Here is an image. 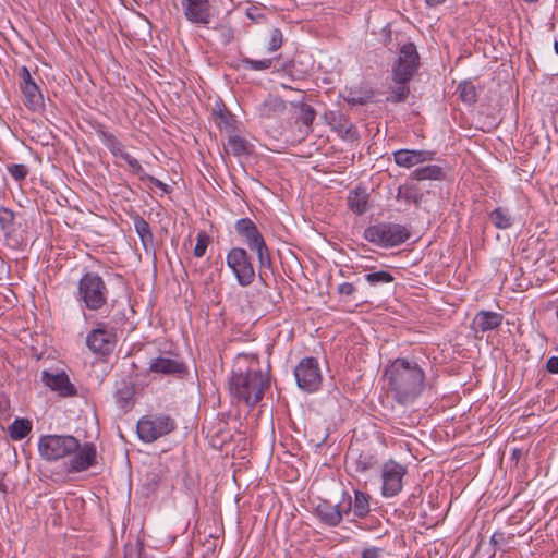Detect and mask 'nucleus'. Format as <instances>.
<instances>
[{"label": "nucleus", "instance_id": "nucleus-34", "mask_svg": "<svg viewBox=\"0 0 558 558\" xmlns=\"http://www.w3.org/2000/svg\"><path fill=\"white\" fill-rule=\"evenodd\" d=\"M515 534L514 533H506L504 531H496L493 533L490 537V545L494 547L495 550H501L504 553L514 548L512 545V542L514 539Z\"/></svg>", "mask_w": 558, "mask_h": 558}, {"label": "nucleus", "instance_id": "nucleus-48", "mask_svg": "<svg viewBox=\"0 0 558 558\" xmlns=\"http://www.w3.org/2000/svg\"><path fill=\"white\" fill-rule=\"evenodd\" d=\"M283 44V34L279 28H272L270 32V39L267 46L268 52H275L281 48Z\"/></svg>", "mask_w": 558, "mask_h": 558}, {"label": "nucleus", "instance_id": "nucleus-32", "mask_svg": "<svg viewBox=\"0 0 558 558\" xmlns=\"http://www.w3.org/2000/svg\"><path fill=\"white\" fill-rule=\"evenodd\" d=\"M489 219L493 226L500 230L512 227L513 217L507 207H497L489 213Z\"/></svg>", "mask_w": 558, "mask_h": 558}, {"label": "nucleus", "instance_id": "nucleus-21", "mask_svg": "<svg viewBox=\"0 0 558 558\" xmlns=\"http://www.w3.org/2000/svg\"><path fill=\"white\" fill-rule=\"evenodd\" d=\"M396 165L403 168H412L425 161L433 160L434 151L422 149H399L393 153Z\"/></svg>", "mask_w": 558, "mask_h": 558}, {"label": "nucleus", "instance_id": "nucleus-58", "mask_svg": "<svg viewBox=\"0 0 558 558\" xmlns=\"http://www.w3.org/2000/svg\"><path fill=\"white\" fill-rule=\"evenodd\" d=\"M350 275H351V271H349V270H344V269L339 270V276H341L343 278H348Z\"/></svg>", "mask_w": 558, "mask_h": 558}, {"label": "nucleus", "instance_id": "nucleus-40", "mask_svg": "<svg viewBox=\"0 0 558 558\" xmlns=\"http://www.w3.org/2000/svg\"><path fill=\"white\" fill-rule=\"evenodd\" d=\"M410 95L408 83H393L390 86V95L387 98L392 104L404 102Z\"/></svg>", "mask_w": 558, "mask_h": 558}, {"label": "nucleus", "instance_id": "nucleus-24", "mask_svg": "<svg viewBox=\"0 0 558 558\" xmlns=\"http://www.w3.org/2000/svg\"><path fill=\"white\" fill-rule=\"evenodd\" d=\"M117 405L123 411H130L134 407L135 384L131 379H122L114 391Z\"/></svg>", "mask_w": 558, "mask_h": 558}, {"label": "nucleus", "instance_id": "nucleus-54", "mask_svg": "<svg viewBox=\"0 0 558 558\" xmlns=\"http://www.w3.org/2000/svg\"><path fill=\"white\" fill-rule=\"evenodd\" d=\"M553 123H554L555 130L558 132V100H557V104L555 106V110L553 113Z\"/></svg>", "mask_w": 558, "mask_h": 558}, {"label": "nucleus", "instance_id": "nucleus-2", "mask_svg": "<svg viewBox=\"0 0 558 558\" xmlns=\"http://www.w3.org/2000/svg\"><path fill=\"white\" fill-rule=\"evenodd\" d=\"M388 391L393 400L401 405L413 403L426 388L424 369L414 360L398 357L384 371Z\"/></svg>", "mask_w": 558, "mask_h": 558}, {"label": "nucleus", "instance_id": "nucleus-15", "mask_svg": "<svg viewBox=\"0 0 558 558\" xmlns=\"http://www.w3.org/2000/svg\"><path fill=\"white\" fill-rule=\"evenodd\" d=\"M342 500L339 504H331L329 500L320 499L313 510L314 517L320 524L328 527H337L341 524L345 513Z\"/></svg>", "mask_w": 558, "mask_h": 558}, {"label": "nucleus", "instance_id": "nucleus-56", "mask_svg": "<svg viewBox=\"0 0 558 558\" xmlns=\"http://www.w3.org/2000/svg\"><path fill=\"white\" fill-rule=\"evenodd\" d=\"M521 450L520 449H513L512 450V459H514L515 461H518L521 457Z\"/></svg>", "mask_w": 558, "mask_h": 558}, {"label": "nucleus", "instance_id": "nucleus-45", "mask_svg": "<svg viewBox=\"0 0 558 558\" xmlns=\"http://www.w3.org/2000/svg\"><path fill=\"white\" fill-rule=\"evenodd\" d=\"M121 159H123L128 163V166L134 174L138 175L141 181H145V177H147V173L145 172L144 168L136 158L126 153L122 155Z\"/></svg>", "mask_w": 558, "mask_h": 558}, {"label": "nucleus", "instance_id": "nucleus-41", "mask_svg": "<svg viewBox=\"0 0 558 558\" xmlns=\"http://www.w3.org/2000/svg\"><path fill=\"white\" fill-rule=\"evenodd\" d=\"M15 213L8 207H0V229L5 233H12L15 228Z\"/></svg>", "mask_w": 558, "mask_h": 558}, {"label": "nucleus", "instance_id": "nucleus-10", "mask_svg": "<svg viewBox=\"0 0 558 558\" xmlns=\"http://www.w3.org/2000/svg\"><path fill=\"white\" fill-rule=\"evenodd\" d=\"M296 386L307 393L319 390L323 375L318 360L313 356H305L300 360L294 368Z\"/></svg>", "mask_w": 558, "mask_h": 558}, {"label": "nucleus", "instance_id": "nucleus-25", "mask_svg": "<svg viewBox=\"0 0 558 558\" xmlns=\"http://www.w3.org/2000/svg\"><path fill=\"white\" fill-rule=\"evenodd\" d=\"M504 320V316L497 312L480 311L474 319L473 326L476 331L487 332L497 329Z\"/></svg>", "mask_w": 558, "mask_h": 558}, {"label": "nucleus", "instance_id": "nucleus-5", "mask_svg": "<svg viewBox=\"0 0 558 558\" xmlns=\"http://www.w3.org/2000/svg\"><path fill=\"white\" fill-rule=\"evenodd\" d=\"M411 236L410 230L399 223L378 222L364 229L363 238L369 243L384 248L395 247L407 242Z\"/></svg>", "mask_w": 558, "mask_h": 558}, {"label": "nucleus", "instance_id": "nucleus-28", "mask_svg": "<svg viewBox=\"0 0 558 558\" xmlns=\"http://www.w3.org/2000/svg\"><path fill=\"white\" fill-rule=\"evenodd\" d=\"M369 195L365 187L356 186L348 195V206L355 215H363L368 210Z\"/></svg>", "mask_w": 558, "mask_h": 558}, {"label": "nucleus", "instance_id": "nucleus-49", "mask_svg": "<svg viewBox=\"0 0 558 558\" xmlns=\"http://www.w3.org/2000/svg\"><path fill=\"white\" fill-rule=\"evenodd\" d=\"M357 291L355 282H343L337 287V293L341 299L348 300Z\"/></svg>", "mask_w": 558, "mask_h": 558}, {"label": "nucleus", "instance_id": "nucleus-9", "mask_svg": "<svg viewBox=\"0 0 558 558\" xmlns=\"http://www.w3.org/2000/svg\"><path fill=\"white\" fill-rule=\"evenodd\" d=\"M420 64L416 46L413 43L404 44L391 69L392 83H409L417 72Z\"/></svg>", "mask_w": 558, "mask_h": 558}, {"label": "nucleus", "instance_id": "nucleus-1", "mask_svg": "<svg viewBox=\"0 0 558 558\" xmlns=\"http://www.w3.org/2000/svg\"><path fill=\"white\" fill-rule=\"evenodd\" d=\"M269 387L268 371L262 369L255 353H239L229 379V391L238 402L255 407Z\"/></svg>", "mask_w": 558, "mask_h": 558}, {"label": "nucleus", "instance_id": "nucleus-53", "mask_svg": "<svg viewBox=\"0 0 558 558\" xmlns=\"http://www.w3.org/2000/svg\"><path fill=\"white\" fill-rule=\"evenodd\" d=\"M246 15L252 21H258V19L264 17V15L258 12V9L254 8V7L253 8H248L246 10Z\"/></svg>", "mask_w": 558, "mask_h": 558}, {"label": "nucleus", "instance_id": "nucleus-26", "mask_svg": "<svg viewBox=\"0 0 558 558\" xmlns=\"http://www.w3.org/2000/svg\"><path fill=\"white\" fill-rule=\"evenodd\" d=\"M286 102L278 96L269 95L258 107V114L264 119H276L284 113Z\"/></svg>", "mask_w": 558, "mask_h": 558}, {"label": "nucleus", "instance_id": "nucleus-60", "mask_svg": "<svg viewBox=\"0 0 558 558\" xmlns=\"http://www.w3.org/2000/svg\"><path fill=\"white\" fill-rule=\"evenodd\" d=\"M290 63L291 64H289V65L288 64L284 65V70H288L291 65H293V61H291Z\"/></svg>", "mask_w": 558, "mask_h": 558}, {"label": "nucleus", "instance_id": "nucleus-57", "mask_svg": "<svg viewBox=\"0 0 558 558\" xmlns=\"http://www.w3.org/2000/svg\"><path fill=\"white\" fill-rule=\"evenodd\" d=\"M0 492L3 494L8 493V485L5 484V482L3 480H0Z\"/></svg>", "mask_w": 558, "mask_h": 558}, {"label": "nucleus", "instance_id": "nucleus-52", "mask_svg": "<svg viewBox=\"0 0 558 558\" xmlns=\"http://www.w3.org/2000/svg\"><path fill=\"white\" fill-rule=\"evenodd\" d=\"M381 549L377 547L365 548L362 551V558H379Z\"/></svg>", "mask_w": 558, "mask_h": 558}, {"label": "nucleus", "instance_id": "nucleus-59", "mask_svg": "<svg viewBox=\"0 0 558 558\" xmlns=\"http://www.w3.org/2000/svg\"><path fill=\"white\" fill-rule=\"evenodd\" d=\"M555 52L558 54V38L554 41Z\"/></svg>", "mask_w": 558, "mask_h": 558}, {"label": "nucleus", "instance_id": "nucleus-3", "mask_svg": "<svg viewBox=\"0 0 558 558\" xmlns=\"http://www.w3.org/2000/svg\"><path fill=\"white\" fill-rule=\"evenodd\" d=\"M73 295L83 312H100L108 305L110 291L98 272L86 271L77 280Z\"/></svg>", "mask_w": 558, "mask_h": 558}, {"label": "nucleus", "instance_id": "nucleus-55", "mask_svg": "<svg viewBox=\"0 0 558 558\" xmlns=\"http://www.w3.org/2000/svg\"><path fill=\"white\" fill-rule=\"evenodd\" d=\"M427 5L429 7H437L441 3H444L446 0H425Z\"/></svg>", "mask_w": 558, "mask_h": 558}, {"label": "nucleus", "instance_id": "nucleus-4", "mask_svg": "<svg viewBox=\"0 0 558 558\" xmlns=\"http://www.w3.org/2000/svg\"><path fill=\"white\" fill-rule=\"evenodd\" d=\"M235 232L243 243L255 252L258 262V277L264 286H267L266 270L271 269L272 260L266 241L256 223L250 218H241L234 225Z\"/></svg>", "mask_w": 558, "mask_h": 558}, {"label": "nucleus", "instance_id": "nucleus-17", "mask_svg": "<svg viewBox=\"0 0 558 558\" xmlns=\"http://www.w3.org/2000/svg\"><path fill=\"white\" fill-rule=\"evenodd\" d=\"M19 76L21 78V89L25 97V106L32 110L39 109L44 105V98L29 70L26 66H22Z\"/></svg>", "mask_w": 558, "mask_h": 558}, {"label": "nucleus", "instance_id": "nucleus-51", "mask_svg": "<svg viewBox=\"0 0 558 558\" xmlns=\"http://www.w3.org/2000/svg\"><path fill=\"white\" fill-rule=\"evenodd\" d=\"M546 371L550 374H558V356H550L547 360Z\"/></svg>", "mask_w": 558, "mask_h": 558}, {"label": "nucleus", "instance_id": "nucleus-33", "mask_svg": "<svg viewBox=\"0 0 558 558\" xmlns=\"http://www.w3.org/2000/svg\"><path fill=\"white\" fill-rule=\"evenodd\" d=\"M274 59L272 58H265L260 60L251 59L248 57L242 56L239 59V65L238 69L241 68L246 71H256L262 72L269 70L272 66Z\"/></svg>", "mask_w": 558, "mask_h": 558}, {"label": "nucleus", "instance_id": "nucleus-23", "mask_svg": "<svg viewBox=\"0 0 558 558\" xmlns=\"http://www.w3.org/2000/svg\"><path fill=\"white\" fill-rule=\"evenodd\" d=\"M186 371L184 363L177 359L159 356L149 363V372L162 375L183 374Z\"/></svg>", "mask_w": 558, "mask_h": 558}, {"label": "nucleus", "instance_id": "nucleus-7", "mask_svg": "<svg viewBox=\"0 0 558 558\" xmlns=\"http://www.w3.org/2000/svg\"><path fill=\"white\" fill-rule=\"evenodd\" d=\"M78 448V439L71 435H45L38 442L39 453L47 461H56L70 456Z\"/></svg>", "mask_w": 558, "mask_h": 558}, {"label": "nucleus", "instance_id": "nucleus-19", "mask_svg": "<svg viewBox=\"0 0 558 558\" xmlns=\"http://www.w3.org/2000/svg\"><path fill=\"white\" fill-rule=\"evenodd\" d=\"M347 464L352 472L364 474L377 466L378 458L372 449H362L357 453L355 449H352L348 456Z\"/></svg>", "mask_w": 558, "mask_h": 558}, {"label": "nucleus", "instance_id": "nucleus-30", "mask_svg": "<svg viewBox=\"0 0 558 558\" xmlns=\"http://www.w3.org/2000/svg\"><path fill=\"white\" fill-rule=\"evenodd\" d=\"M410 178L417 181L442 180L445 178V172L440 166L427 165L416 168L411 172Z\"/></svg>", "mask_w": 558, "mask_h": 558}, {"label": "nucleus", "instance_id": "nucleus-47", "mask_svg": "<svg viewBox=\"0 0 558 558\" xmlns=\"http://www.w3.org/2000/svg\"><path fill=\"white\" fill-rule=\"evenodd\" d=\"M7 170L16 182L25 180L28 174V167L23 163L9 165Z\"/></svg>", "mask_w": 558, "mask_h": 558}, {"label": "nucleus", "instance_id": "nucleus-29", "mask_svg": "<svg viewBox=\"0 0 558 558\" xmlns=\"http://www.w3.org/2000/svg\"><path fill=\"white\" fill-rule=\"evenodd\" d=\"M374 97V92L371 88L363 86H351L347 88V96L344 100L352 106H364L368 104Z\"/></svg>", "mask_w": 558, "mask_h": 558}, {"label": "nucleus", "instance_id": "nucleus-6", "mask_svg": "<svg viewBox=\"0 0 558 558\" xmlns=\"http://www.w3.org/2000/svg\"><path fill=\"white\" fill-rule=\"evenodd\" d=\"M177 427L175 420L169 414H148L138 420L136 433L142 441L150 444L174 432Z\"/></svg>", "mask_w": 558, "mask_h": 558}, {"label": "nucleus", "instance_id": "nucleus-14", "mask_svg": "<svg viewBox=\"0 0 558 558\" xmlns=\"http://www.w3.org/2000/svg\"><path fill=\"white\" fill-rule=\"evenodd\" d=\"M342 507L345 515L353 514L354 519H365L371 512L372 496L363 490L354 489V497L352 498L348 492H343Z\"/></svg>", "mask_w": 558, "mask_h": 558}, {"label": "nucleus", "instance_id": "nucleus-43", "mask_svg": "<svg viewBox=\"0 0 558 558\" xmlns=\"http://www.w3.org/2000/svg\"><path fill=\"white\" fill-rule=\"evenodd\" d=\"M365 280L371 286H379V284L391 283L395 280V277L389 271L378 270V271L367 274L365 276Z\"/></svg>", "mask_w": 558, "mask_h": 558}, {"label": "nucleus", "instance_id": "nucleus-37", "mask_svg": "<svg viewBox=\"0 0 558 558\" xmlns=\"http://www.w3.org/2000/svg\"><path fill=\"white\" fill-rule=\"evenodd\" d=\"M32 430V423L27 418H15L9 427L10 437L13 440H22Z\"/></svg>", "mask_w": 558, "mask_h": 558}, {"label": "nucleus", "instance_id": "nucleus-39", "mask_svg": "<svg viewBox=\"0 0 558 558\" xmlns=\"http://www.w3.org/2000/svg\"><path fill=\"white\" fill-rule=\"evenodd\" d=\"M123 549V558H155L145 550L144 542L140 538H137L135 543H126Z\"/></svg>", "mask_w": 558, "mask_h": 558}, {"label": "nucleus", "instance_id": "nucleus-12", "mask_svg": "<svg viewBox=\"0 0 558 558\" xmlns=\"http://www.w3.org/2000/svg\"><path fill=\"white\" fill-rule=\"evenodd\" d=\"M184 19L193 25L209 27L215 17V8L209 0H181Z\"/></svg>", "mask_w": 558, "mask_h": 558}, {"label": "nucleus", "instance_id": "nucleus-22", "mask_svg": "<svg viewBox=\"0 0 558 558\" xmlns=\"http://www.w3.org/2000/svg\"><path fill=\"white\" fill-rule=\"evenodd\" d=\"M211 116L214 122L220 130H225L228 133H234L236 130V119L234 114L227 108L225 102L219 99L215 102Z\"/></svg>", "mask_w": 558, "mask_h": 558}, {"label": "nucleus", "instance_id": "nucleus-8", "mask_svg": "<svg viewBox=\"0 0 558 558\" xmlns=\"http://www.w3.org/2000/svg\"><path fill=\"white\" fill-rule=\"evenodd\" d=\"M226 264L241 287L251 286L256 279L253 258L243 247H232L226 256Z\"/></svg>", "mask_w": 558, "mask_h": 558}, {"label": "nucleus", "instance_id": "nucleus-44", "mask_svg": "<svg viewBox=\"0 0 558 558\" xmlns=\"http://www.w3.org/2000/svg\"><path fill=\"white\" fill-rule=\"evenodd\" d=\"M213 29L219 34L223 45H229L234 37V31L229 23H218Z\"/></svg>", "mask_w": 558, "mask_h": 558}, {"label": "nucleus", "instance_id": "nucleus-18", "mask_svg": "<svg viewBox=\"0 0 558 558\" xmlns=\"http://www.w3.org/2000/svg\"><path fill=\"white\" fill-rule=\"evenodd\" d=\"M324 119L332 131L337 132L342 138H353L356 135V128L350 121L349 117L340 110H330L325 112Z\"/></svg>", "mask_w": 558, "mask_h": 558}, {"label": "nucleus", "instance_id": "nucleus-42", "mask_svg": "<svg viewBox=\"0 0 558 558\" xmlns=\"http://www.w3.org/2000/svg\"><path fill=\"white\" fill-rule=\"evenodd\" d=\"M397 199L404 201L405 203L420 204L422 195L418 194L417 189L413 185H401L398 189Z\"/></svg>", "mask_w": 558, "mask_h": 558}, {"label": "nucleus", "instance_id": "nucleus-11", "mask_svg": "<svg viewBox=\"0 0 558 558\" xmlns=\"http://www.w3.org/2000/svg\"><path fill=\"white\" fill-rule=\"evenodd\" d=\"M85 342L93 353L107 356L116 348L117 336L113 329L108 328L105 323L97 322L96 327L87 333Z\"/></svg>", "mask_w": 558, "mask_h": 558}, {"label": "nucleus", "instance_id": "nucleus-46", "mask_svg": "<svg viewBox=\"0 0 558 558\" xmlns=\"http://www.w3.org/2000/svg\"><path fill=\"white\" fill-rule=\"evenodd\" d=\"M209 242H210L209 235H207L203 231L198 232L197 236H196V244L193 250L194 256L203 257L206 254V250L208 247Z\"/></svg>", "mask_w": 558, "mask_h": 558}, {"label": "nucleus", "instance_id": "nucleus-50", "mask_svg": "<svg viewBox=\"0 0 558 558\" xmlns=\"http://www.w3.org/2000/svg\"><path fill=\"white\" fill-rule=\"evenodd\" d=\"M145 180H147L149 183H151L156 187L160 189L163 193H169L171 191V187L168 184L161 182L159 179H157L150 174H147V177H145Z\"/></svg>", "mask_w": 558, "mask_h": 558}, {"label": "nucleus", "instance_id": "nucleus-38", "mask_svg": "<svg viewBox=\"0 0 558 558\" xmlns=\"http://www.w3.org/2000/svg\"><path fill=\"white\" fill-rule=\"evenodd\" d=\"M315 118L316 111L311 105L302 102L299 106V116L296 118V122H300L305 126V134L312 132V125Z\"/></svg>", "mask_w": 558, "mask_h": 558}, {"label": "nucleus", "instance_id": "nucleus-20", "mask_svg": "<svg viewBox=\"0 0 558 558\" xmlns=\"http://www.w3.org/2000/svg\"><path fill=\"white\" fill-rule=\"evenodd\" d=\"M73 453L68 469L70 472H83L96 463V447L92 442L80 445V448Z\"/></svg>", "mask_w": 558, "mask_h": 558}, {"label": "nucleus", "instance_id": "nucleus-13", "mask_svg": "<svg viewBox=\"0 0 558 558\" xmlns=\"http://www.w3.org/2000/svg\"><path fill=\"white\" fill-rule=\"evenodd\" d=\"M407 474V468L397 461L390 459L381 468V494L386 498L397 496L403 487V477Z\"/></svg>", "mask_w": 558, "mask_h": 558}, {"label": "nucleus", "instance_id": "nucleus-36", "mask_svg": "<svg viewBox=\"0 0 558 558\" xmlns=\"http://www.w3.org/2000/svg\"><path fill=\"white\" fill-rule=\"evenodd\" d=\"M457 93L462 102L474 105L477 102L478 93L472 81H463L457 87Z\"/></svg>", "mask_w": 558, "mask_h": 558}, {"label": "nucleus", "instance_id": "nucleus-35", "mask_svg": "<svg viewBox=\"0 0 558 558\" xmlns=\"http://www.w3.org/2000/svg\"><path fill=\"white\" fill-rule=\"evenodd\" d=\"M252 147L253 146L250 144V142L242 136L230 135L228 137V148L230 153L235 157L250 155L252 153Z\"/></svg>", "mask_w": 558, "mask_h": 558}, {"label": "nucleus", "instance_id": "nucleus-31", "mask_svg": "<svg viewBox=\"0 0 558 558\" xmlns=\"http://www.w3.org/2000/svg\"><path fill=\"white\" fill-rule=\"evenodd\" d=\"M97 135L114 157L121 158L122 155L126 154L124 145L114 134L99 129L97 130Z\"/></svg>", "mask_w": 558, "mask_h": 558}, {"label": "nucleus", "instance_id": "nucleus-27", "mask_svg": "<svg viewBox=\"0 0 558 558\" xmlns=\"http://www.w3.org/2000/svg\"><path fill=\"white\" fill-rule=\"evenodd\" d=\"M132 220L145 252L154 251V234L149 223L138 214L133 215Z\"/></svg>", "mask_w": 558, "mask_h": 558}, {"label": "nucleus", "instance_id": "nucleus-16", "mask_svg": "<svg viewBox=\"0 0 558 558\" xmlns=\"http://www.w3.org/2000/svg\"><path fill=\"white\" fill-rule=\"evenodd\" d=\"M41 381L50 390L58 393L62 398L74 397L77 395L76 387L70 381L68 374L64 371L50 372L44 369L41 372Z\"/></svg>", "mask_w": 558, "mask_h": 558}]
</instances>
